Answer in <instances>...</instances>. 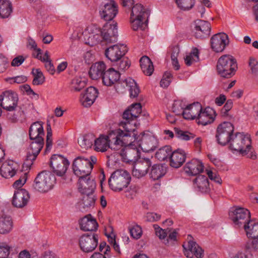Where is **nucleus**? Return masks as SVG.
Segmentation results:
<instances>
[{"instance_id":"6e6d98bb","label":"nucleus","mask_w":258,"mask_h":258,"mask_svg":"<svg viewBox=\"0 0 258 258\" xmlns=\"http://www.w3.org/2000/svg\"><path fill=\"white\" fill-rule=\"evenodd\" d=\"M114 66L116 67L117 71H124L127 70L131 66V61L127 58H120L118 62H115Z\"/></svg>"},{"instance_id":"5fc2aeb1","label":"nucleus","mask_w":258,"mask_h":258,"mask_svg":"<svg viewBox=\"0 0 258 258\" xmlns=\"http://www.w3.org/2000/svg\"><path fill=\"white\" fill-rule=\"evenodd\" d=\"M86 83V81L82 80V78H75L72 81V90L77 92L80 91L85 87Z\"/></svg>"},{"instance_id":"7c9ffc66","label":"nucleus","mask_w":258,"mask_h":258,"mask_svg":"<svg viewBox=\"0 0 258 258\" xmlns=\"http://www.w3.org/2000/svg\"><path fill=\"white\" fill-rule=\"evenodd\" d=\"M142 106L140 103L132 104L123 113L122 119L123 120L131 119V121H137V118L141 113Z\"/></svg>"},{"instance_id":"a211bd4d","label":"nucleus","mask_w":258,"mask_h":258,"mask_svg":"<svg viewBox=\"0 0 258 258\" xmlns=\"http://www.w3.org/2000/svg\"><path fill=\"white\" fill-rule=\"evenodd\" d=\"M229 43L228 36L225 33L216 34L210 39L211 48L216 53L222 52Z\"/></svg>"},{"instance_id":"3c124183","label":"nucleus","mask_w":258,"mask_h":258,"mask_svg":"<svg viewBox=\"0 0 258 258\" xmlns=\"http://www.w3.org/2000/svg\"><path fill=\"white\" fill-rule=\"evenodd\" d=\"M34 70L32 71V74L34 76V79L32 81V84L33 85H41L43 84L45 82V77L42 72L40 69H36L35 72H34Z\"/></svg>"},{"instance_id":"412c9836","label":"nucleus","mask_w":258,"mask_h":258,"mask_svg":"<svg viewBox=\"0 0 258 258\" xmlns=\"http://www.w3.org/2000/svg\"><path fill=\"white\" fill-rule=\"evenodd\" d=\"M100 15L106 21H111L118 13V6L114 0L108 1L100 9Z\"/></svg>"},{"instance_id":"7ed1b4c3","label":"nucleus","mask_w":258,"mask_h":258,"mask_svg":"<svg viewBox=\"0 0 258 258\" xmlns=\"http://www.w3.org/2000/svg\"><path fill=\"white\" fill-rule=\"evenodd\" d=\"M97 162L96 157L91 156L89 158L80 156L76 157L72 164L74 173L78 177L89 176L94 165Z\"/></svg>"},{"instance_id":"2eb2a0df","label":"nucleus","mask_w":258,"mask_h":258,"mask_svg":"<svg viewBox=\"0 0 258 258\" xmlns=\"http://www.w3.org/2000/svg\"><path fill=\"white\" fill-rule=\"evenodd\" d=\"M199 114L196 119L198 124L206 125L213 122L216 116L215 111L210 107L203 109L201 104H197Z\"/></svg>"},{"instance_id":"72a5a7b5","label":"nucleus","mask_w":258,"mask_h":258,"mask_svg":"<svg viewBox=\"0 0 258 258\" xmlns=\"http://www.w3.org/2000/svg\"><path fill=\"white\" fill-rule=\"evenodd\" d=\"M17 166V163L13 160H9L2 165L0 168V174L5 178L12 177L16 174Z\"/></svg>"},{"instance_id":"de8ad7c7","label":"nucleus","mask_w":258,"mask_h":258,"mask_svg":"<svg viewBox=\"0 0 258 258\" xmlns=\"http://www.w3.org/2000/svg\"><path fill=\"white\" fill-rule=\"evenodd\" d=\"M30 148L31 152H35L38 154H39L43 147L44 142V139L37 137L36 139L31 140Z\"/></svg>"},{"instance_id":"9d476101","label":"nucleus","mask_w":258,"mask_h":258,"mask_svg":"<svg viewBox=\"0 0 258 258\" xmlns=\"http://www.w3.org/2000/svg\"><path fill=\"white\" fill-rule=\"evenodd\" d=\"M19 97L18 94L12 90H6L0 94V106L8 111L16 110Z\"/></svg>"},{"instance_id":"680f3d73","label":"nucleus","mask_w":258,"mask_h":258,"mask_svg":"<svg viewBox=\"0 0 258 258\" xmlns=\"http://www.w3.org/2000/svg\"><path fill=\"white\" fill-rule=\"evenodd\" d=\"M131 235L136 239L140 238L142 234V230L140 226L136 225L130 228Z\"/></svg>"},{"instance_id":"0e129e2a","label":"nucleus","mask_w":258,"mask_h":258,"mask_svg":"<svg viewBox=\"0 0 258 258\" xmlns=\"http://www.w3.org/2000/svg\"><path fill=\"white\" fill-rule=\"evenodd\" d=\"M207 174L208 177L211 180H213L216 183L221 184L222 183V179L220 176L215 172H213L211 170L206 169Z\"/></svg>"},{"instance_id":"b1692460","label":"nucleus","mask_w":258,"mask_h":258,"mask_svg":"<svg viewBox=\"0 0 258 258\" xmlns=\"http://www.w3.org/2000/svg\"><path fill=\"white\" fill-rule=\"evenodd\" d=\"M30 199V195L27 190L24 188L18 189L15 192L12 201V205L18 208L26 206Z\"/></svg>"},{"instance_id":"338daca9","label":"nucleus","mask_w":258,"mask_h":258,"mask_svg":"<svg viewBox=\"0 0 258 258\" xmlns=\"http://www.w3.org/2000/svg\"><path fill=\"white\" fill-rule=\"evenodd\" d=\"M208 157L211 162H212L218 169H220L223 166V163L219 158H216L214 155L211 154H209L208 155Z\"/></svg>"},{"instance_id":"58836bf2","label":"nucleus","mask_w":258,"mask_h":258,"mask_svg":"<svg viewBox=\"0 0 258 258\" xmlns=\"http://www.w3.org/2000/svg\"><path fill=\"white\" fill-rule=\"evenodd\" d=\"M123 83L128 88L130 98H137L140 92V89L136 82L134 79L128 78L126 79Z\"/></svg>"},{"instance_id":"5701e85b","label":"nucleus","mask_w":258,"mask_h":258,"mask_svg":"<svg viewBox=\"0 0 258 258\" xmlns=\"http://www.w3.org/2000/svg\"><path fill=\"white\" fill-rule=\"evenodd\" d=\"M78 189L82 194H93L96 187L95 179L89 176L78 177Z\"/></svg>"},{"instance_id":"49530a36","label":"nucleus","mask_w":258,"mask_h":258,"mask_svg":"<svg viewBox=\"0 0 258 258\" xmlns=\"http://www.w3.org/2000/svg\"><path fill=\"white\" fill-rule=\"evenodd\" d=\"M95 137L91 134H86L78 140V144L82 148L87 149L94 145Z\"/></svg>"},{"instance_id":"473e14b6","label":"nucleus","mask_w":258,"mask_h":258,"mask_svg":"<svg viewBox=\"0 0 258 258\" xmlns=\"http://www.w3.org/2000/svg\"><path fill=\"white\" fill-rule=\"evenodd\" d=\"M106 66L103 61H98L93 64L90 68L89 75L92 80L102 79L106 72Z\"/></svg>"},{"instance_id":"e433bc0d","label":"nucleus","mask_w":258,"mask_h":258,"mask_svg":"<svg viewBox=\"0 0 258 258\" xmlns=\"http://www.w3.org/2000/svg\"><path fill=\"white\" fill-rule=\"evenodd\" d=\"M43 124V123L42 121H36L30 125L29 130V136L30 140L36 139L37 137L43 138L44 132Z\"/></svg>"},{"instance_id":"a878e982","label":"nucleus","mask_w":258,"mask_h":258,"mask_svg":"<svg viewBox=\"0 0 258 258\" xmlns=\"http://www.w3.org/2000/svg\"><path fill=\"white\" fill-rule=\"evenodd\" d=\"M184 255L188 258H193L195 256L197 258L204 257V250L195 241H189L187 242V246L183 245Z\"/></svg>"},{"instance_id":"052dcab7","label":"nucleus","mask_w":258,"mask_h":258,"mask_svg":"<svg viewBox=\"0 0 258 258\" xmlns=\"http://www.w3.org/2000/svg\"><path fill=\"white\" fill-rule=\"evenodd\" d=\"M28 172H25L20 176V178L16 180L13 183V187L16 189H21L22 186L25 183L27 179Z\"/></svg>"},{"instance_id":"aec40b11","label":"nucleus","mask_w":258,"mask_h":258,"mask_svg":"<svg viewBox=\"0 0 258 258\" xmlns=\"http://www.w3.org/2000/svg\"><path fill=\"white\" fill-rule=\"evenodd\" d=\"M153 227L156 235L160 240H163L165 245H168L170 242H174L177 241V235L178 233L176 229H174L173 231L171 232L170 229H163L157 224H154Z\"/></svg>"},{"instance_id":"c756f323","label":"nucleus","mask_w":258,"mask_h":258,"mask_svg":"<svg viewBox=\"0 0 258 258\" xmlns=\"http://www.w3.org/2000/svg\"><path fill=\"white\" fill-rule=\"evenodd\" d=\"M120 74L114 68L107 69L102 79L103 85L106 86H111L117 82L120 79Z\"/></svg>"},{"instance_id":"4c0bfd02","label":"nucleus","mask_w":258,"mask_h":258,"mask_svg":"<svg viewBox=\"0 0 258 258\" xmlns=\"http://www.w3.org/2000/svg\"><path fill=\"white\" fill-rule=\"evenodd\" d=\"M140 63L143 73L146 76H151L154 71L153 63L147 56H143L140 59Z\"/></svg>"},{"instance_id":"1a4fd4ad","label":"nucleus","mask_w":258,"mask_h":258,"mask_svg":"<svg viewBox=\"0 0 258 258\" xmlns=\"http://www.w3.org/2000/svg\"><path fill=\"white\" fill-rule=\"evenodd\" d=\"M125 148L120 151V156L123 162L134 165L141 158V152L136 142L124 144Z\"/></svg>"},{"instance_id":"bf43d9fd","label":"nucleus","mask_w":258,"mask_h":258,"mask_svg":"<svg viewBox=\"0 0 258 258\" xmlns=\"http://www.w3.org/2000/svg\"><path fill=\"white\" fill-rule=\"evenodd\" d=\"M11 247L5 243L0 244V258H12L9 257L10 254Z\"/></svg>"},{"instance_id":"13d9d810","label":"nucleus","mask_w":258,"mask_h":258,"mask_svg":"<svg viewBox=\"0 0 258 258\" xmlns=\"http://www.w3.org/2000/svg\"><path fill=\"white\" fill-rule=\"evenodd\" d=\"M25 117L24 111L20 108L17 113H14L12 114H8V117L9 119L13 123L18 122L19 119H21Z\"/></svg>"},{"instance_id":"e2e57ef3","label":"nucleus","mask_w":258,"mask_h":258,"mask_svg":"<svg viewBox=\"0 0 258 258\" xmlns=\"http://www.w3.org/2000/svg\"><path fill=\"white\" fill-rule=\"evenodd\" d=\"M179 47L178 45H173L169 47L168 53L170 54L171 59L177 58L179 53Z\"/></svg>"},{"instance_id":"cd10ccee","label":"nucleus","mask_w":258,"mask_h":258,"mask_svg":"<svg viewBox=\"0 0 258 258\" xmlns=\"http://www.w3.org/2000/svg\"><path fill=\"white\" fill-rule=\"evenodd\" d=\"M80 229L84 231L95 232L98 229V224L91 214H88L79 221Z\"/></svg>"},{"instance_id":"774afa93","label":"nucleus","mask_w":258,"mask_h":258,"mask_svg":"<svg viewBox=\"0 0 258 258\" xmlns=\"http://www.w3.org/2000/svg\"><path fill=\"white\" fill-rule=\"evenodd\" d=\"M234 258H252V254L248 249L242 251H238Z\"/></svg>"},{"instance_id":"79ce46f5","label":"nucleus","mask_w":258,"mask_h":258,"mask_svg":"<svg viewBox=\"0 0 258 258\" xmlns=\"http://www.w3.org/2000/svg\"><path fill=\"white\" fill-rule=\"evenodd\" d=\"M13 11L11 3L8 0H0V18H8Z\"/></svg>"},{"instance_id":"9b49d317","label":"nucleus","mask_w":258,"mask_h":258,"mask_svg":"<svg viewBox=\"0 0 258 258\" xmlns=\"http://www.w3.org/2000/svg\"><path fill=\"white\" fill-rule=\"evenodd\" d=\"M99 236L95 232H88L80 236L79 245L82 251L85 253L93 251L98 244Z\"/></svg>"},{"instance_id":"0eeeda50","label":"nucleus","mask_w":258,"mask_h":258,"mask_svg":"<svg viewBox=\"0 0 258 258\" xmlns=\"http://www.w3.org/2000/svg\"><path fill=\"white\" fill-rule=\"evenodd\" d=\"M234 125L230 122L224 121L219 124L215 135L217 143L222 146L229 144L234 134Z\"/></svg>"},{"instance_id":"864d4df0","label":"nucleus","mask_w":258,"mask_h":258,"mask_svg":"<svg viewBox=\"0 0 258 258\" xmlns=\"http://www.w3.org/2000/svg\"><path fill=\"white\" fill-rule=\"evenodd\" d=\"M84 196L82 199V204L83 205V208L86 209V208L93 207L95 205L96 199L93 196V194H84Z\"/></svg>"},{"instance_id":"4d7b16f0","label":"nucleus","mask_w":258,"mask_h":258,"mask_svg":"<svg viewBox=\"0 0 258 258\" xmlns=\"http://www.w3.org/2000/svg\"><path fill=\"white\" fill-rule=\"evenodd\" d=\"M38 155V154L35 152L29 151L27 153L26 159L23 166L24 167L25 165L27 168L30 169Z\"/></svg>"},{"instance_id":"f8f14e48","label":"nucleus","mask_w":258,"mask_h":258,"mask_svg":"<svg viewBox=\"0 0 258 258\" xmlns=\"http://www.w3.org/2000/svg\"><path fill=\"white\" fill-rule=\"evenodd\" d=\"M139 148L143 152H150L154 151L158 146V142L154 136L144 132L140 133L137 140L135 141Z\"/></svg>"},{"instance_id":"37998d69","label":"nucleus","mask_w":258,"mask_h":258,"mask_svg":"<svg viewBox=\"0 0 258 258\" xmlns=\"http://www.w3.org/2000/svg\"><path fill=\"white\" fill-rule=\"evenodd\" d=\"M13 227V221L10 216H2L0 217V233L7 234L9 233Z\"/></svg>"},{"instance_id":"603ef678","label":"nucleus","mask_w":258,"mask_h":258,"mask_svg":"<svg viewBox=\"0 0 258 258\" xmlns=\"http://www.w3.org/2000/svg\"><path fill=\"white\" fill-rule=\"evenodd\" d=\"M175 136L183 140L188 141L190 139H194L195 135L188 131H183L178 128H175Z\"/></svg>"},{"instance_id":"ddd939ff","label":"nucleus","mask_w":258,"mask_h":258,"mask_svg":"<svg viewBox=\"0 0 258 258\" xmlns=\"http://www.w3.org/2000/svg\"><path fill=\"white\" fill-rule=\"evenodd\" d=\"M70 162L68 160L60 155L54 154L50 159V166L52 169V174L58 176H62L66 173Z\"/></svg>"},{"instance_id":"bb28decb","label":"nucleus","mask_w":258,"mask_h":258,"mask_svg":"<svg viewBox=\"0 0 258 258\" xmlns=\"http://www.w3.org/2000/svg\"><path fill=\"white\" fill-rule=\"evenodd\" d=\"M105 137L109 144L113 143L115 145H120L122 146L124 144H128L127 139H125L127 135H123L122 131L120 128L109 131L108 135H105Z\"/></svg>"},{"instance_id":"c9c22d12","label":"nucleus","mask_w":258,"mask_h":258,"mask_svg":"<svg viewBox=\"0 0 258 258\" xmlns=\"http://www.w3.org/2000/svg\"><path fill=\"white\" fill-rule=\"evenodd\" d=\"M194 184L202 193H208L210 190L208 177L204 175H198L193 180Z\"/></svg>"},{"instance_id":"393cba45","label":"nucleus","mask_w":258,"mask_h":258,"mask_svg":"<svg viewBox=\"0 0 258 258\" xmlns=\"http://www.w3.org/2000/svg\"><path fill=\"white\" fill-rule=\"evenodd\" d=\"M204 166L202 162L196 159H192L187 162L183 167V169L188 176H197L203 172Z\"/></svg>"},{"instance_id":"09e8293b","label":"nucleus","mask_w":258,"mask_h":258,"mask_svg":"<svg viewBox=\"0 0 258 258\" xmlns=\"http://www.w3.org/2000/svg\"><path fill=\"white\" fill-rule=\"evenodd\" d=\"M186 106V105L182 100H175L172 104V111L176 115L179 116L182 115L183 116V113H184L185 107Z\"/></svg>"},{"instance_id":"f03ea898","label":"nucleus","mask_w":258,"mask_h":258,"mask_svg":"<svg viewBox=\"0 0 258 258\" xmlns=\"http://www.w3.org/2000/svg\"><path fill=\"white\" fill-rule=\"evenodd\" d=\"M237 69V60L232 55H223L217 61L216 70L221 77L231 78L235 74Z\"/></svg>"},{"instance_id":"4be33fe9","label":"nucleus","mask_w":258,"mask_h":258,"mask_svg":"<svg viewBox=\"0 0 258 258\" xmlns=\"http://www.w3.org/2000/svg\"><path fill=\"white\" fill-rule=\"evenodd\" d=\"M195 36L198 39H204L208 38L211 31V25L208 21L197 20L194 22Z\"/></svg>"},{"instance_id":"20e7f679","label":"nucleus","mask_w":258,"mask_h":258,"mask_svg":"<svg viewBox=\"0 0 258 258\" xmlns=\"http://www.w3.org/2000/svg\"><path fill=\"white\" fill-rule=\"evenodd\" d=\"M229 144L230 150L238 152L243 156L247 155L252 147L250 137L243 133L234 134Z\"/></svg>"},{"instance_id":"69168bd1","label":"nucleus","mask_w":258,"mask_h":258,"mask_svg":"<svg viewBox=\"0 0 258 258\" xmlns=\"http://www.w3.org/2000/svg\"><path fill=\"white\" fill-rule=\"evenodd\" d=\"M8 63V58L0 53V73L4 72L7 70Z\"/></svg>"},{"instance_id":"c03bdc74","label":"nucleus","mask_w":258,"mask_h":258,"mask_svg":"<svg viewBox=\"0 0 258 258\" xmlns=\"http://www.w3.org/2000/svg\"><path fill=\"white\" fill-rule=\"evenodd\" d=\"M244 229L248 238L258 237V222L251 220L244 225Z\"/></svg>"},{"instance_id":"423d86ee","label":"nucleus","mask_w":258,"mask_h":258,"mask_svg":"<svg viewBox=\"0 0 258 258\" xmlns=\"http://www.w3.org/2000/svg\"><path fill=\"white\" fill-rule=\"evenodd\" d=\"M131 181V176L128 172L123 169L114 171L108 179L109 187L113 191H120L127 187Z\"/></svg>"},{"instance_id":"6ab92c4d","label":"nucleus","mask_w":258,"mask_h":258,"mask_svg":"<svg viewBox=\"0 0 258 258\" xmlns=\"http://www.w3.org/2000/svg\"><path fill=\"white\" fill-rule=\"evenodd\" d=\"M119 124L123 128L122 130L123 135H127L125 139H127L128 143L135 142V141L137 140L139 135L137 130V121H131V119L124 120Z\"/></svg>"},{"instance_id":"f3484780","label":"nucleus","mask_w":258,"mask_h":258,"mask_svg":"<svg viewBox=\"0 0 258 258\" xmlns=\"http://www.w3.org/2000/svg\"><path fill=\"white\" fill-rule=\"evenodd\" d=\"M152 161L149 158H140L134 165L132 174L134 177L141 178L149 172Z\"/></svg>"},{"instance_id":"f704fd0d","label":"nucleus","mask_w":258,"mask_h":258,"mask_svg":"<svg viewBox=\"0 0 258 258\" xmlns=\"http://www.w3.org/2000/svg\"><path fill=\"white\" fill-rule=\"evenodd\" d=\"M166 172L167 167L165 164H152L149 173L151 178L156 180L164 176Z\"/></svg>"},{"instance_id":"39448f33","label":"nucleus","mask_w":258,"mask_h":258,"mask_svg":"<svg viewBox=\"0 0 258 258\" xmlns=\"http://www.w3.org/2000/svg\"><path fill=\"white\" fill-rule=\"evenodd\" d=\"M56 178L54 174L43 170L37 174L33 184V188L40 192L45 193L53 188Z\"/></svg>"},{"instance_id":"4468645a","label":"nucleus","mask_w":258,"mask_h":258,"mask_svg":"<svg viewBox=\"0 0 258 258\" xmlns=\"http://www.w3.org/2000/svg\"><path fill=\"white\" fill-rule=\"evenodd\" d=\"M102 42L106 44L115 43L117 40L118 32L116 22L111 24L106 23L101 30Z\"/></svg>"},{"instance_id":"a18cd8bd","label":"nucleus","mask_w":258,"mask_h":258,"mask_svg":"<svg viewBox=\"0 0 258 258\" xmlns=\"http://www.w3.org/2000/svg\"><path fill=\"white\" fill-rule=\"evenodd\" d=\"M171 153V147L169 145L165 146L160 148L156 152L155 157L160 161H163L167 159L170 160V156Z\"/></svg>"},{"instance_id":"f257e3e1","label":"nucleus","mask_w":258,"mask_h":258,"mask_svg":"<svg viewBox=\"0 0 258 258\" xmlns=\"http://www.w3.org/2000/svg\"><path fill=\"white\" fill-rule=\"evenodd\" d=\"M121 1L122 7H127L128 9L132 8L131 19L133 30L137 31L139 28L144 30L148 25L150 11L148 9H145L141 4H137L133 6L134 0Z\"/></svg>"},{"instance_id":"a19ab883","label":"nucleus","mask_w":258,"mask_h":258,"mask_svg":"<svg viewBox=\"0 0 258 258\" xmlns=\"http://www.w3.org/2000/svg\"><path fill=\"white\" fill-rule=\"evenodd\" d=\"M109 147V143L105 135H101L98 138L95 139L94 148L95 151L104 152L107 151Z\"/></svg>"},{"instance_id":"8fccbe9b","label":"nucleus","mask_w":258,"mask_h":258,"mask_svg":"<svg viewBox=\"0 0 258 258\" xmlns=\"http://www.w3.org/2000/svg\"><path fill=\"white\" fill-rule=\"evenodd\" d=\"M177 7L183 11H188L192 9L195 4V0H175Z\"/></svg>"},{"instance_id":"6e6552de","label":"nucleus","mask_w":258,"mask_h":258,"mask_svg":"<svg viewBox=\"0 0 258 258\" xmlns=\"http://www.w3.org/2000/svg\"><path fill=\"white\" fill-rule=\"evenodd\" d=\"M229 216L235 226L237 228H244V225L251 220L249 211L244 208L236 207L232 208L229 212Z\"/></svg>"},{"instance_id":"ea45409f","label":"nucleus","mask_w":258,"mask_h":258,"mask_svg":"<svg viewBox=\"0 0 258 258\" xmlns=\"http://www.w3.org/2000/svg\"><path fill=\"white\" fill-rule=\"evenodd\" d=\"M197 104H201L197 102L186 105L185 107L184 113L183 117L187 120L196 119L199 114V110L197 109Z\"/></svg>"},{"instance_id":"2f4dec72","label":"nucleus","mask_w":258,"mask_h":258,"mask_svg":"<svg viewBox=\"0 0 258 258\" xmlns=\"http://www.w3.org/2000/svg\"><path fill=\"white\" fill-rule=\"evenodd\" d=\"M98 95V90L94 87L90 86L86 89L85 93L81 98L82 105L86 107L91 106L94 102Z\"/></svg>"},{"instance_id":"c85d7f7f","label":"nucleus","mask_w":258,"mask_h":258,"mask_svg":"<svg viewBox=\"0 0 258 258\" xmlns=\"http://www.w3.org/2000/svg\"><path fill=\"white\" fill-rule=\"evenodd\" d=\"M186 154L182 149H178L172 151L170 156V165L173 168H178L181 167L185 162Z\"/></svg>"},{"instance_id":"dca6fc26","label":"nucleus","mask_w":258,"mask_h":258,"mask_svg":"<svg viewBox=\"0 0 258 258\" xmlns=\"http://www.w3.org/2000/svg\"><path fill=\"white\" fill-rule=\"evenodd\" d=\"M127 51L126 45L123 44H116L106 48L105 51V55L112 62H118Z\"/></svg>"}]
</instances>
